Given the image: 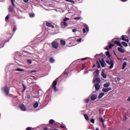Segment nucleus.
<instances>
[{
  "label": "nucleus",
  "mask_w": 130,
  "mask_h": 130,
  "mask_svg": "<svg viewBox=\"0 0 130 130\" xmlns=\"http://www.w3.org/2000/svg\"><path fill=\"white\" fill-rule=\"evenodd\" d=\"M50 130H59L58 129H50Z\"/></svg>",
  "instance_id": "338daca9"
},
{
  "label": "nucleus",
  "mask_w": 130,
  "mask_h": 130,
  "mask_svg": "<svg viewBox=\"0 0 130 130\" xmlns=\"http://www.w3.org/2000/svg\"><path fill=\"white\" fill-rule=\"evenodd\" d=\"M23 71H24V70L22 69H17V72H23Z\"/></svg>",
  "instance_id": "e433bc0d"
},
{
  "label": "nucleus",
  "mask_w": 130,
  "mask_h": 130,
  "mask_svg": "<svg viewBox=\"0 0 130 130\" xmlns=\"http://www.w3.org/2000/svg\"><path fill=\"white\" fill-rule=\"evenodd\" d=\"M91 99L93 101L94 100H96V99H97V95L95 94H92L91 96Z\"/></svg>",
  "instance_id": "dca6fc26"
},
{
  "label": "nucleus",
  "mask_w": 130,
  "mask_h": 130,
  "mask_svg": "<svg viewBox=\"0 0 130 130\" xmlns=\"http://www.w3.org/2000/svg\"><path fill=\"white\" fill-rule=\"evenodd\" d=\"M114 46V44H112L111 42H109V48L111 49L112 47Z\"/></svg>",
  "instance_id": "5701e85b"
},
{
  "label": "nucleus",
  "mask_w": 130,
  "mask_h": 130,
  "mask_svg": "<svg viewBox=\"0 0 130 130\" xmlns=\"http://www.w3.org/2000/svg\"><path fill=\"white\" fill-rule=\"evenodd\" d=\"M28 63H32V61L30 59L27 60Z\"/></svg>",
  "instance_id": "a18cd8bd"
},
{
  "label": "nucleus",
  "mask_w": 130,
  "mask_h": 130,
  "mask_svg": "<svg viewBox=\"0 0 130 130\" xmlns=\"http://www.w3.org/2000/svg\"><path fill=\"white\" fill-rule=\"evenodd\" d=\"M105 49H106V50H108V47H106Z\"/></svg>",
  "instance_id": "bf43d9fd"
},
{
  "label": "nucleus",
  "mask_w": 130,
  "mask_h": 130,
  "mask_svg": "<svg viewBox=\"0 0 130 130\" xmlns=\"http://www.w3.org/2000/svg\"><path fill=\"white\" fill-rule=\"evenodd\" d=\"M56 85H57V79H55L52 83V88L53 89L54 92L57 91V89H56Z\"/></svg>",
  "instance_id": "f257e3e1"
},
{
  "label": "nucleus",
  "mask_w": 130,
  "mask_h": 130,
  "mask_svg": "<svg viewBox=\"0 0 130 130\" xmlns=\"http://www.w3.org/2000/svg\"><path fill=\"white\" fill-rule=\"evenodd\" d=\"M122 40L123 41H126V42H129V40H128V38L127 37V36H124L123 35L121 36Z\"/></svg>",
  "instance_id": "0eeeda50"
},
{
  "label": "nucleus",
  "mask_w": 130,
  "mask_h": 130,
  "mask_svg": "<svg viewBox=\"0 0 130 130\" xmlns=\"http://www.w3.org/2000/svg\"><path fill=\"white\" fill-rule=\"evenodd\" d=\"M60 127H61V128H66V126H63V125H61L60 126Z\"/></svg>",
  "instance_id": "de8ad7c7"
},
{
  "label": "nucleus",
  "mask_w": 130,
  "mask_h": 130,
  "mask_svg": "<svg viewBox=\"0 0 130 130\" xmlns=\"http://www.w3.org/2000/svg\"><path fill=\"white\" fill-rule=\"evenodd\" d=\"M121 44H122L124 47H127V46H128L127 43L125 42H122Z\"/></svg>",
  "instance_id": "b1692460"
},
{
  "label": "nucleus",
  "mask_w": 130,
  "mask_h": 130,
  "mask_svg": "<svg viewBox=\"0 0 130 130\" xmlns=\"http://www.w3.org/2000/svg\"><path fill=\"white\" fill-rule=\"evenodd\" d=\"M65 1L69 3H73V4H75V1H72V0H65Z\"/></svg>",
  "instance_id": "72a5a7b5"
},
{
  "label": "nucleus",
  "mask_w": 130,
  "mask_h": 130,
  "mask_svg": "<svg viewBox=\"0 0 130 130\" xmlns=\"http://www.w3.org/2000/svg\"><path fill=\"white\" fill-rule=\"evenodd\" d=\"M90 100L89 99H85V103H88V102H89V101Z\"/></svg>",
  "instance_id": "79ce46f5"
},
{
  "label": "nucleus",
  "mask_w": 130,
  "mask_h": 130,
  "mask_svg": "<svg viewBox=\"0 0 130 130\" xmlns=\"http://www.w3.org/2000/svg\"><path fill=\"white\" fill-rule=\"evenodd\" d=\"M13 32H16V28H13Z\"/></svg>",
  "instance_id": "13d9d810"
},
{
  "label": "nucleus",
  "mask_w": 130,
  "mask_h": 130,
  "mask_svg": "<svg viewBox=\"0 0 130 130\" xmlns=\"http://www.w3.org/2000/svg\"><path fill=\"white\" fill-rule=\"evenodd\" d=\"M54 126H57V124H54Z\"/></svg>",
  "instance_id": "69168bd1"
},
{
  "label": "nucleus",
  "mask_w": 130,
  "mask_h": 130,
  "mask_svg": "<svg viewBox=\"0 0 130 130\" xmlns=\"http://www.w3.org/2000/svg\"><path fill=\"white\" fill-rule=\"evenodd\" d=\"M95 67H96V64H93L92 68H95Z\"/></svg>",
  "instance_id": "680f3d73"
},
{
  "label": "nucleus",
  "mask_w": 130,
  "mask_h": 130,
  "mask_svg": "<svg viewBox=\"0 0 130 130\" xmlns=\"http://www.w3.org/2000/svg\"><path fill=\"white\" fill-rule=\"evenodd\" d=\"M84 116L86 120H89V116L87 114H84Z\"/></svg>",
  "instance_id": "c756f323"
},
{
  "label": "nucleus",
  "mask_w": 130,
  "mask_h": 130,
  "mask_svg": "<svg viewBox=\"0 0 130 130\" xmlns=\"http://www.w3.org/2000/svg\"><path fill=\"white\" fill-rule=\"evenodd\" d=\"M110 86V83L109 82L106 83L104 85V88H108Z\"/></svg>",
  "instance_id": "6ab92c4d"
},
{
  "label": "nucleus",
  "mask_w": 130,
  "mask_h": 130,
  "mask_svg": "<svg viewBox=\"0 0 130 130\" xmlns=\"http://www.w3.org/2000/svg\"><path fill=\"white\" fill-rule=\"evenodd\" d=\"M89 58L88 57H85V58H82L81 59V60H86V59H88Z\"/></svg>",
  "instance_id": "49530a36"
},
{
  "label": "nucleus",
  "mask_w": 130,
  "mask_h": 130,
  "mask_svg": "<svg viewBox=\"0 0 130 130\" xmlns=\"http://www.w3.org/2000/svg\"><path fill=\"white\" fill-rule=\"evenodd\" d=\"M90 122H92V123H95V120H94L93 118H91L90 119Z\"/></svg>",
  "instance_id": "58836bf2"
},
{
  "label": "nucleus",
  "mask_w": 130,
  "mask_h": 130,
  "mask_svg": "<svg viewBox=\"0 0 130 130\" xmlns=\"http://www.w3.org/2000/svg\"><path fill=\"white\" fill-rule=\"evenodd\" d=\"M76 31H77V29H76V28H74L73 30H72V31L73 32H76Z\"/></svg>",
  "instance_id": "3c124183"
},
{
  "label": "nucleus",
  "mask_w": 130,
  "mask_h": 130,
  "mask_svg": "<svg viewBox=\"0 0 130 130\" xmlns=\"http://www.w3.org/2000/svg\"><path fill=\"white\" fill-rule=\"evenodd\" d=\"M106 55H107V56L110 57V53H109V51L106 52Z\"/></svg>",
  "instance_id": "2f4dec72"
},
{
  "label": "nucleus",
  "mask_w": 130,
  "mask_h": 130,
  "mask_svg": "<svg viewBox=\"0 0 130 130\" xmlns=\"http://www.w3.org/2000/svg\"><path fill=\"white\" fill-rule=\"evenodd\" d=\"M3 90L4 93L6 94V96H8V95H9V92L10 91L9 90V87H8V86H5L3 88Z\"/></svg>",
  "instance_id": "39448f33"
},
{
  "label": "nucleus",
  "mask_w": 130,
  "mask_h": 130,
  "mask_svg": "<svg viewBox=\"0 0 130 130\" xmlns=\"http://www.w3.org/2000/svg\"><path fill=\"white\" fill-rule=\"evenodd\" d=\"M46 26H47L48 27H51L52 29H53V28H54V26H53V25H52V24H51L48 22H47Z\"/></svg>",
  "instance_id": "2eb2a0df"
},
{
  "label": "nucleus",
  "mask_w": 130,
  "mask_h": 130,
  "mask_svg": "<svg viewBox=\"0 0 130 130\" xmlns=\"http://www.w3.org/2000/svg\"><path fill=\"white\" fill-rule=\"evenodd\" d=\"M19 107L22 111H26V107H25V105L21 104L19 106Z\"/></svg>",
  "instance_id": "6e6552de"
},
{
  "label": "nucleus",
  "mask_w": 130,
  "mask_h": 130,
  "mask_svg": "<svg viewBox=\"0 0 130 130\" xmlns=\"http://www.w3.org/2000/svg\"><path fill=\"white\" fill-rule=\"evenodd\" d=\"M60 42H61V45L63 46H64V45H66V41L61 40Z\"/></svg>",
  "instance_id": "412c9836"
},
{
  "label": "nucleus",
  "mask_w": 130,
  "mask_h": 130,
  "mask_svg": "<svg viewBox=\"0 0 130 130\" xmlns=\"http://www.w3.org/2000/svg\"><path fill=\"white\" fill-rule=\"evenodd\" d=\"M82 41V38H79L77 40V42H81Z\"/></svg>",
  "instance_id": "a19ab883"
},
{
  "label": "nucleus",
  "mask_w": 130,
  "mask_h": 130,
  "mask_svg": "<svg viewBox=\"0 0 130 130\" xmlns=\"http://www.w3.org/2000/svg\"><path fill=\"white\" fill-rule=\"evenodd\" d=\"M100 84H99V83H96L95 85H94V87H95V90H96L97 91L100 90Z\"/></svg>",
  "instance_id": "9d476101"
},
{
  "label": "nucleus",
  "mask_w": 130,
  "mask_h": 130,
  "mask_svg": "<svg viewBox=\"0 0 130 130\" xmlns=\"http://www.w3.org/2000/svg\"><path fill=\"white\" fill-rule=\"evenodd\" d=\"M35 72H36V71H31L30 73H35Z\"/></svg>",
  "instance_id": "052dcab7"
},
{
  "label": "nucleus",
  "mask_w": 130,
  "mask_h": 130,
  "mask_svg": "<svg viewBox=\"0 0 130 130\" xmlns=\"http://www.w3.org/2000/svg\"><path fill=\"white\" fill-rule=\"evenodd\" d=\"M61 28H62V29H64L66 27H68V24L67 23V22H64V21H62L61 22Z\"/></svg>",
  "instance_id": "423d86ee"
},
{
  "label": "nucleus",
  "mask_w": 130,
  "mask_h": 130,
  "mask_svg": "<svg viewBox=\"0 0 130 130\" xmlns=\"http://www.w3.org/2000/svg\"><path fill=\"white\" fill-rule=\"evenodd\" d=\"M104 72H105V71L104 70H103L102 71V76L103 77V78H104V79H106L107 77V75H106L105 73H104Z\"/></svg>",
  "instance_id": "ddd939ff"
},
{
  "label": "nucleus",
  "mask_w": 130,
  "mask_h": 130,
  "mask_svg": "<svg viewBox=\"0 0 130 130\" xmlns=\"http://www.w3.org/2000/svg\"><path fill=\"white\" fill-rule=\"evenodd\" d=\"M52 46L53 48L57 49L58 48V42L57 41H54L52 43Z\"/></svg>",
  "instance_id": "20e7f679"
},
{
  "label": "nucleus",
  "mask_w": 130,
  "mask_h": 130,
  "mask_svg": "<svg viewBox=\"0 0 130 130\" xmlns=\"http://www.w3.org/2000/svg\"><path fill=\"white\" fill-rule=\"evenodd\" d=\"M121 2H122L123 3H125V2H127V0H120Z\"/></svg>",
  "instance_id": "6e6d98bb"
},
{
  "label": "nucleus",
  "mask_w": 130,
  "mask_h": 130,
  "mask_svg": "<svg viewBox=\"0 0 130 130\" xmlns=\"http://www.w3.org/2000/svg\"><path fill=\"white\" fill-rule=\"evenodd\" d=\"M44 130H48V129H47V128H45L44 129Z\"/></svg>",
  "instance_id": "774afa93"
},
{
  "label": "nucleus",
  "mask_w": 130,
  "mask_h": 130,
  "mask_svg": "<svg viewBox=\"0 0 130 130\" xmlns=\"http://www.w3.org/2000/svg\"><path fill=\"white\" fill-rule=\"evenodd\" d=\"M117 39H113L112 41L114 42V44H117L118 46H120L121 48H122V45H121V43L119 41L116 40Z\"/></svg>",
  "instance_id": "f03ea898"
},
{
  "label": "nucleus",
  "mask_w": 130,
  "mask_h": 130,
  "mask_svg": "<svg viewBox=\"0 0 130 130\" xmlns=\"http://www.w3.org/2000/svg\"><path fill=\"white\" fill-rule=\"evenodd\" d=\"M23 90L22 92H24V91H25L26 90V86H25V85L23 84Z\"/></svg>",
  "instance_id": "c03bdc74"
},
{
  "label": "nucleus",
  "mask_w": 130,
  "mask_h": 130,
  "mask_svg": "<svg viewBox=\"0 0 130 130\" xmlns=\"http://www.w3.org/2000/svg\"><path fill=\"white\" fill-rule=\"evenodd\" d=\"M14 2H15V0H11V3L13 7H16V5H15V4L14 3Z\"/></svg>",
  "instance_id": "4c0bfd02"
},
{
  "label": "nucleus",
  "mask_w": 130,
  "mask_h": 130,
  "mask_svg": "<svg viewBox=\"0 0 130 130\" xmlns=\"http://www.w3.org/2000/svg\"><path fill=\"white\" fill-rule=\"evenodd\" d=\"M26 130H32V129H31V127H28L26 128Z\"/></svg>",
  "instance_id": "603ef678"
},
{
  "label": "nucleus",
  "mask_w": 130,
  "mask_h": 130,
  "mask_svg": "<svg viewBox=\"0 0 130 130\" xmlns=\"http://www.w3.org/2000/svg\"><path fill=\"white\" fill-rule=\"evenodd\" d=\"M84 69H85V63H83L82 66V67H81V71H83V70H84Z\"/></svg>",
  "instance_id": "c9c22d12"
},
{
  "label": "nucleus",
  "mask_w": 130,
  "mask_h": 130,
  "mask_svg": "<svg viewBox=\"0 0 130 130\" xmlns=\"http://www.w3.org/2000/svg\"><path fill=\"white\" fill-rule=\"evenodd\" d=\"M23 2H24V3H28V2H29V0H23Z\"/></svg>",
  "instance_id": "5fc2aeb1"
},
{
  "label": "nucleus",
  "mask_w": 130,
  "mask_h": 130,
  "mask_svg": "<svg viewBox=\"0 0 130 130\" xmlns=\"http://www.w3.org/2000/svg\"><path fill=\"white\" fill-rule=\"evenodd\" d=\"M49 122V124H53L54 123V120L53 119H50Z\"/></svg>",
  "instance_id": "cd10ccee"
},
{
  "label": "nucleus",
  "mask_w": 130,
  "mask_h": 130,
  "mask_svg": "<svg viewBox=\"0 0 130 130\" xmlns=\"http://www.w3.org/2000/svg\"><path fill=\"white\" fill-rule=\"evenodd\" d=\"M30 95H28L27 96V98L28 99H30Z\"/></svg>",
  "instance_id": "4d7b16f0"
},
{
  "label": "nucleus",
  "mask_w": 130,
  "mask_h": 130,
  "mask_svg": "<svg viewBox=\"0 0 130 130\" xmlns=\"http://www.w3.org/2000/svg\"><path fill=\"white\" fill-rule=\"evenodd\" d=\"M96 64L98 65V69H100V68H101V66L100 65V63H99V61H96Z\"/></svg>",
  "instance_id": "c85d7f7f"
},
{
  "label": "nucleus",
  "mask_w": 130,
  "mask_h": 130,
  "mask_svg": "<svg viewBox=\"0 0 130 130\" xmlns=\"http://www.w3.org/2000/svg\"><path fill=\"white\" fill-rule=\"evenodd\" d=\"M9 11L10 12V13H12L13 11H14V8L12 6H10L9 8Z\"/></svg>",
  "instance_id": "aec40b11"
},
{
  "label": "nucleus",
  "mask_w": 130,
  "mask_h": 130,
  "mask_svg": "<svg viewBox=\"0 0 130 130\" xmlns=\"http://www.w3.org/2000/svg\"><path fill=\"white\" fill-rule=\"evenodd\" d=\"M49 62H51V63H53V62H54V59L53 58L50 57L49 58Z\"/></svg>",
  "instance_id": "4be33fe9"
},
{
  "label": "nucleus",
  "mask_w": 130,
  "mask_h": 130,
  "mask_svg": "<svg viewBox=\"0 0 130 130\" xmlns=\"http://www.w3.org/2000/svg\"><path fill=\"white\" fill-rule=\"evenodd\" d=\"M104 95H105L104 93H103V92L100 93L98 96L99 99H101V98H102V97H103Z\"/></svg>",
  "instance_id": "a211bd4d"
},
{
  "label": "nucleus",
  "mask_w": 130,
  "mask_h": 130,
  "mask_svg": "<svg viewBox=\"0 0 130 130\" xmlns=\"http://www.w3.org/2000/svg\"><path fill=\"white\" fill-rule=\"evenodd\" d=\"M83 33H86V28H83Z\"/></svg>",
  "instance_id": "8fccbe9b"
},
{
  "label": "nucleus",
  "mask_w": 130,
  "mask_h": 130,
  "mask_svg": "<svg viewBox=\"0 0 130 130\" xmlns=\"http://www.w3.org/2000/svg\"><path fill=\"white\" fill-rule=\"evenodd\" d=\"M118 51L119 52H121V53H124L125 52V51L120 47H118Z\"/></svg>",
  "instance_id": "4468645a"
},
{
  "label": "nucleus",
  "mask_w": 130,
  "mask_h": 130,
  "mask_svg": "<svg viewBox=\"0 0 130 130\" xmlns=\"http://www.w3.org/2000/svg\"><path fill=\"white\" fill-rule=\"evenodd\" d=\"M29 17L30 18H34V17H35V14H34V13H30L29 14Z\"/></svg>",
  "instance_id": "7c9ffc66"
},
{
  "label": "nucleus",
  "mask_w": 130,
  "mask_h": 130,
  "mask_svg": "<svg viewBox=\"0 0 130 130\" xmlns=\"http://www.w3.org/2000/svg\"><path fill=\"white\" fill-rule=\"evenodd\" d=\"M9 18H10V16L8 15H7L6 18H5V21H8V20H9Z\"/></svg>",
  "instance_id": "ea45409f"
},
{
  "label": "nucleus",
  "mask_w": 130,
  "mask_h": 130,
  "mask_svg": "<svg viewBox=\"0 0 130 130\" xmlns=\"http://www.w3.org/2000/svg\"><path fill=\"white\" fill-rule=\"evenodd\" d=\"M120 80H121L120 78H118V77L117 78V81L118 82H119V81H120Z\"/></svg>",
  "instance_id": "864d4df0"
},
{
  "label": "nucleus",
  "mask_w": 130,
  "mask_h": 130,
  "mask_svg": "<svg viewBox=\"0 0 130 130\" xmlns=\"http://www.w3.org/2000/svg\"><path fill=\"white\" fill-rule=\"evenodd\" d=\"M94 77H98V75H99V70L97 69L94 72Z\"/></svg>",
  "instance_id": "f3484780"
},
{
  "label": "nucleus",
  "mask_w": 130,
  "mask_h": 130,
  "mask_svg": "<svg viewBox=\"0 0 130 130\" xmlns=\"http://www.w3.org/2000/svg\"><path fill=\"white\" fill-rule=\"evenodd\" d=\"M100 78L99 77H96L95 80H93V82L94 83H96V84H100Z\"/></svg>",
  "instance_id": "9b49d317"
},
{
  "label": "nucleus",
  "mask_w": 130,
  "mask_h": 130,
  "mask_svg": "<svg viewBox=\"0 0 130 130\" xmlns=\"http://www.w3.org/2000/svg\"><path fill=\"white\" fill-rule=\"evenodd\" d=\"M106 62L110 65V66L109 67V69H111L112 68H113L114 64L113 61H112V60H106Z\"/></svg>",
  "instance_id": "7ed1b4c3"
},
{
  "label": "nucleus",
  "mask_w": 130,
  "mask_h": 130,
  "mask_svg": "<svg viewBox=\"0 0 130 130\" xmlns=\"http://www.w3.org/2000/svg\"><path fill=\"white\" fill-rule=\"evenodd\" d=\"M124 60H127V58H125L124 59Z\"/></svg>",
  "instance_id": "0e129e2a"
},
{
  "label": "nucleus",
  "mask_w": 130,
  "mask_h": 130,
  "mask_svg": "<svg viewBox=\"0 0 130 130\" xmlns=\"http://www.w3.org/2000/svg\"><path fill=\"white\" fill-rule=\"evenodd\" d=\"M39 105V104H38V103H35L34 105V107L35 108H37V107H38V106Z\"/></svg>",
  "instance_id": "bb28decb"
},
{
  "label": "nucleus",
  "mask_w": 130,
  "mask_h": 130,
  "mask_svg": "<svg viewBox=\"0 0 130 130\" xmlns=\"http://www.w3.org/2000/svg\"><path fill=\"white\" fill-rule=\"evenodd\" d=\"M85 29H86V31H87V32L89 31V28L88 27V26H86V27H85Z\"/></svg>",
  "instance_id": "09e8293b"
},
{
  "label": "nucleus",
  "mask_w": 130,
  "mask_h": 130,
  "mask_svg": "<svg viewBox=\"0 0 130 130\" xmlns=\"http://www.w3.org/2000/svg\"><path fill=\"white\" fill-rule=\"evenodd\" d=\"M84 73H85V74H87V73H88V71H85L84 72Z\"/></svg>",
  "instance_id": "e2e57ef3"
},
{
  "label": "nucleus",
  "mask_w": 130,
  "mask_h": 130,
  "mask_svg": "<svg viewBox=\"0 0 130 130\" xmlns=\"http://www.w3.org/2000/svg\"><path fill=\"white\" fill-rule=\"evenodd\" d=\"M62 76H64L65 77L68 76V75H69V73L67 72L66 71H64L62 74Z\"/></svg>",
  "instance_id": "393cba45"
},
{
  "label": "nucleus",
  "mask_w": 130,
  "mask_h": 130,
  "mask_svg": "<svg viewBox=\"0 0 130 130\" xmlns=\"http://www.w3.org/2000/svg\"><path fill=\"white\" fill-rule=\"evenodd\" d=\"M111 87H109L108 88H103L102 91L103 92H105V93H106L107 92H109V91H111Z\"/></svg>",
  "instance_id": "1a4fd4ad"
},
{
  "label": "nucleus",
  "mask_w": 130,
  "mask_h": 130,
  "mask_svg": "<svg viewBox=\"0 0 130 130\" xmlns=\"http://www.w3.org/2000/svg\"><path fill=\"white\" fill-rule=\"evenodd\" d=\"M69 20H70V18L66 17L63 19V22H67V21H69Z\"/></svg>",
  "instance_id": "f704fd0d"
},
{
  "label": "nucleus",
  "mask_w": 130,
  "mask_h": 130,
  "mask_svg": "<svg viewBox=\"0 0 130 130\" xmlns=\"http://www.w3.org/2000/svg\"><path fill=\"white\" fill-rule=\"evenodd\" d=\"M99 120L101 122H104V119L103 118L100 117L99 118Z\"/></svg>",
  "instance_id": "473e14b6"
},
{
  "label": "nucleus",
  "mask_w": 130,
  "mask_h": 130,
  "mask_svg": "<svg viewBox=\"0 0 130 130\" xmlns=\"http://www.w3.org/2000/svg\"><path fill=\"white\" fill-rule=\"evenodd\" d=\"M125 67H126V62H124L123 63L122 69V70H124V69H125Z\"/></svg>",
  "instance_id": "a878e982"
},
{
  "label": "nucleus",
  "mask_w": 130,
  "mask_h": 130,
  "mask_svg": "<svg viewBox=\"0 0 130 130\" xmlns=\"http://www.w3.org/2000/svg\"><path fill=\"white\" fill-rule=\"evenodd\" d=\"M81 19V17H76L74 18V20H80Z\"/></svg>",
  "instance_id": "37998d69"
},
{
  "label": "nucleus",
  "mask_w": 130,
  "mask_h": 130,
  "mask_svg": "<svg viewBox=\"0 0 130 130\" xmlns=\"http://www.w3.org/2000/svg\"><path fill=\"white\" fill-rule=\"evenodd\" d=\"M100 62L102 68H104L105 67V61H104V59H102V60H100Z\"/></svg>",
  "instance_id": "f8f14e48"
}]
</instances>
